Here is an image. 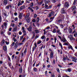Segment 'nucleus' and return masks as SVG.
<instances>
[{
    "label": "nucleus",
    "mask_w": 77,
    "mask_h": 77,
    "mask_svg": "<svg viewBox=\"0 0 77 77\" xmlns=\"http://www.w3.org/2000/svg\"><path fill=\"white\" fill-rule=\"evenodd\" d=\"M54 15V12L52 11L48 14V17H53Z\"/></svg>",
    "instance_id": "1"
},
{
    "label": "nucleus",
    "mask_w": 77,
    "mask_h": 77,
    "mask_svg": "<svg viewBox=\"0 0 77 77\" xmlns=\"http://www.w3.org/2000/svg\"><path fill=\"white\" fill-rule=\"evenodd\" d=\"M69 3L66 2L65 3L64 7L65 8L68 9V8L69 7Z\"/></svg>",
    "instance_id": "2"
},
{
    "label": "nucleus",
    "mask_w": 77,
    "mask_h": 77,
    "mask_svg": "<svg viewBox=\"0 0 77 77\" xmlns=\"http://www.w3.org/2000/svg\"><path fill=\"white\" fill-rule=\"evenodd\" d=\"M54 52H51L50 53V59H52L54 57Z\"/></svg>",
    "instance_id": "3"
},
{
    "label": "nucleus",
    "mask_w": 77,
    "mask_h": 77,
    "mask_svg": "<svg viewBox=\"0 0 77 77\" xmlns=\"http://www.w3.org/2000/svg\"><path fill=\"white\" fill-rule=\"evenodd\" d=\"M56 33H57L59 35H62V33L60 32V29H58L56 31Z\"/></svg>",
    "instance_id": "4"
},
{
    "label": "nucleus",
    "mask_w": 77,
    "mask_h": 77,
    "mask_svg": "<svg viewBox=\"0 0 77 77\" xmlns=\"http://www.w3.org/2000/svg\"><path fill=\"white\" fill-rule=\"evenodd\" d=\"M23 16H22V13H20L19 14V18L21 20Z\"/></svg>",
    "instance_id": "5"
},
{
    "label": "nucleus",
    "mask_w": 77,
    "mask_h": 77,
    "mask_svg": "<svg viewBox=\"0 0 77 77\" xmlns=\"http://www.w3.org/2000/svg\"><path fill=\"white\" fill-rule=\"evenodd\" d=\"M61 40L63 42H67V40H66L65 38H64L63 37L62 38V39Z\"/></svg>",
    "instance_id": "6"
},
{
    "label": "nucleus",
    "mask_w": 77,
    "mask_h": 77,
    "mask_svg": "<svg viewBox=\"0 0 77 77\" xmlns=\"http://www.w3.org/2000/svg\"><path fill=\"white\" fill-rule=\"evenodd\" d=\"M22 30H23V32L24 33V35H26V31L24 29V27H22Z\"/></svg>",
    "instance_id": "7"
},
{
    "label": "nucleus",
    "mask_w": 77,
    "mask_h": 77,
    "mask_svg": "<svg viewBox=\"0 0 77 77\" xmlns=\"http://www.w3.org/2000/svg\"><path fill=\"white\" fill-rule=\"evenodd\" d=\"M32 29V26H30L29 28L27 29V30H28L29 32H31Z\"/></svg>",
    "instance_id": "8"
},
{
    "label": "nucleus",
    "mask_w": 77,
    "mask_h": 77,
    "mask_svg": "<svg viewBox=\"0 0 77 77\" xmlns=\"http://www.w3.org/2000/svg\"><path fill=\"white\" fill-rule=\"evenodd\" d=\"M26 22L28 23H29L30 22V17H29L26 19Z\"/></svg>",
    "instance_id": "9"
},
{
    "label": "nucleus",
    "mask_w": 77,
    "mask_h": 77,
    "mask_svg": "<svg viewBox=\"0 0 77 77\" xmlns=\"http://www.w3.org/2000/svg\"><path fill=\"white\" fill-rule=\"evenodd\" d=\"M64 9V8H63L62 9L61 11L62 14H64V13H65V11Z\"/></svg>",
    "instance_id": "10"
},
{
    "label": "nucleus",
    "mask_w": 77,
    "mask_h": 77,
    "mask_svg": "<svg viewBox=\"0 0 77 77\" xmlns=\"http://www.w3.org/2000/svg\"><path fill=\"white\" fill-rule=\"evenodd\" d=\"M25 8V6L23 5L20 7V9L21 11V10H23V9H24Z\"/></svg>",
    "instance_id": "11"
},
{
    "label": "nucleus",
    "mask_w": 77,
    "mask_h": 77,
    "mask_svg": "<svg viewBox=\"0 0 77 77\" xmlns=\"http://www.w3.org/2000/svg\"><path fill=\"white\" fill-rule=\"evenodd\" d=\"M4 25L5 28H6L7 26H8V23H6V22H5L4 23Z\"/></svg>",
    "instance_id": "12"
},
{
    "label": "nucleus",
    "mask_w": 77,
    "mask_h": 77,
    "mask_svg": "<svg viewBox=\"0 0 77 77\" xmlns=\"http://www.w3.org/2000/svg\"><path fill=\"white\" fill-rule=\"evenodd\" d=\"M59 46L61 47V48L62 50H63V47L62 46V44L60 42H59Z\"/></svg>",
    "instance_id": "13"
},
{
    "label": "nucleus",
    "mask_w": 77,
    "mask_h": 77,
    "mask_svg": "<svg viewBox=\"0 0 77 77\" xmlns=\"http://www.w3.org/2000/svg\"><path fill=\"white\" fill-rule=\"evenodd\" d=\"M3 49L4 51H6L7 50V47H6V46H4L3 47Z\"/></svg>",
    "instance_id": "14"
},
{
    "label": "nucleus",
    "mask_w": 77,
    "mask_h": 77,
    "mask_svg": "<svg viewBox=\"0 0 77 77\" xmlns=\"http://www.w3.org/2000/svg\"><path fill=\"white\" fill-rule=\"evenodd\" d=\"M68 48L69 49H70V48H71V49L72 50H73V48H72V46L70 45L69 44L68 47Z\"/></svg>",
    "instance_id": "15"
},
{
    "label": "nucleus",
    "mask_w": 77,
    "mask_h": 77,
    "mask_svg": "<svg viewBox=\"0 0 77 77\" xmlns=\"http://www.w3.org/2000/svg\"><path fill=\"white\" fill-rule=\"evenodd\" d=\"M23 69H22V67H21L20 68V69H19V72L20 74H21L22 73V71Z\"/></svg>",
    "instance_id": "16"
},
{
    "label": "nucleus",
    "mask_w": 77,
    "mask_h": 77,
    "mask_svg": "<svg viewBox=\"0 0 77 77\" xmlns=\"http://www.w3.org/2000/svg\"><path fill=\"white\" fill-rule=\"evenodd\" d=\"M68 32L70 33H71L72 32V30L71 29H68Z\"/></svg>",
    "instance_id": "17"
},
{
    "label": "nucleus",
    "mask_w": 77,
    "mask_h": 77,
    "mask_svg": "<svg viewBox=\"0 0 77 77\" xmlns=\"http://www.w3.org/2000/svg\"><path fill=\"white\" fill-rule=\"evenodd\" d=\"M31 8H32V7L30 6L28 7V9H29L30 11H31V12H33L34 11L32 9H31Z\"/></svg>",
    "instance_id": "18"
},
{
    "label": "nucleus",
    "mask_w": 77,
    "mask_h": 77,
    "mask_svg": "<svg viewBox=\"0 0 77 77\" xmlns=\"http://www.w3.org/2000/svg\"><path fill=\"white\" fill-rule=\"evenodd\" d=\"M35 32L37 34L38 33H39V31L38 29H35Z\"/></svg>",
    "instance_id": "19"
},
{
    "label": "nucleus",
    "mask_w": 77,
    "mask_h": 77,
    "mask_svg": "<svg viewBox=\"0 0 77 77\" xmlns=\"http://www.w3.org/2000/svg\"><path fill=\"white\" fill-rule=\"evenodd\" d=\"M33 71L34 72H37L38 71V69L36 67L33 68Z\"/></svg>",
    "instance_id": "20"
},
{
    "label": "nucleus",
    "mask_w": 77,
    "mask_h": 77,
    "mask_svg": "<svg viewBox=\"0 0 77 77\" xmlns=\"http://www.w3.org/2000/svg\"><path fill=\"white\" fill-rule=\"evenodd\" d=\"M45 0V3H48L49 2H50V0Z\"/></svg>",
    "instance_id": "21"
},
{
    "label": "nucleus",
    "mask_w": 77,
    "mask_h": 77,
    "mask_svg": "<svg viewBox=\"0 0 77 77\" xmlns=\"http://www.w3.org/2000/svg\"><path fill=\"white\" fill-rule=\"evenodd\" d=\"M64 45H68V46H69V43L68 42H65L64 44Z\"/></svg>",
    "instance_id": "22"
},
{
    "label": "nucleus",
    "mask_w": 77,
    "mask_h": 77,
    "mask_svg": "<svg viewBox=\"0 0 77 77\" xmlns=\"http://www.w3.org/2000/svg\"><path fill=\"white\" fill-rule=\"evenodd\" d=\"M45 8L46 9H48V5L46 4L45 5Z\"/></svg>",
    "instance_id": "23"
},
{
    "label": "nucleus",
    "mask_w": 77,
    "mask_h": 77,
    "mask_svg": "<svg viewBox=\"0 0 77 77\" xmlns=\"http://www.w3.org/2000/svg\"><path fill=\"white\" fill-rule=\"evenodd\" d=\"M33 33V35L32 37V39H33L34 38H35V33L34 32H32Z\"/></svg>",
    "instance_id": "24"
},
{
    "label": "nucleus",
    "mask_w": 77,
    "mask_h": 77,
    "mask_svg": "<svg viewBox=\"0 0 77 77\" xmlns=\"http://www.w3.org/2000/svg\"><path fill=\"white\" fill-rule=\"evenodd\" d=\"M76 9V7L75 6H74L72 8V10L73 11H74V10H75V9Z\"/></svg>",
    "instance_id": "25"
},
{
    "label": "nucleus",
    "mask_w": 77,
    "mask_h": 77,
    "mask_svg": "<svg viewBox=\"0 0 77 77\" xmlns=\"http://www.w3.org/2000/svg\"><path fill=\"white\" fill-rule=\"evenodd\" d=\"M7 3H8V1H7V0H4V3L5 4V5H6Z\"/></svg>",
    "instance_id": "26"
},
{
    "label": "nucleus",
    "mask_w": 77,
    "mask_h": 77,
    "mask_svg": "<svg viewBox=\"0 0 77 77\" xmlns=\"http://www.w3.org/2000/svg\"><path fill=\"white\" fill-rule=\"evenodd\" d=\"M53 33H56V29H54L53 31H52Z\"/></svg>",
    "instance_id": "27"
},
{
    "label": "nucleus",
    "mask_w": 77,
    "mask_h": 77,
    "mask_svg": "<svg viewBox=\"0 0 77 77\" xmlns=\"http://www.w3.org/2000/svg\"><path fill=\"white\" fill-rule=\"evenodd\" d=\"M29 15H30V14H29V13H28L26 16V17H25L26 19V18H28V17H29Z\"/></svg>",
    "instance_id": "28"
},
{
    "label": "nucleus",
    "mask_w": 77,
    "mask_h": 77,
    "mask_svg": "<svg viewBox=\"0 0 77 77\" xmlns=\"http://www.w3.org/2000/svg\"><path fill=\"white\" fill-rule=\"evenodd\" d=\"M13 30H14L13 31V32H16V31H17V27H16L14 28Z\"/></svg>",
    "instance_id": "29"
},
{
    "label": "nucleus",
    "mask_w": 77,
    "mask_h": 77,
    "mask_svg": "<svg viewBox=\"0 0 77 77\" xmlns=\"http://www.w3.org/2000/svg\"><path fill=\"white\" fill-rule=\"evenodd\" d=\"M27 52V48H26L24 51L23 53L25 54V55H26V53Z\"/></svg>",
    "instance_id": "30"
},
{
    "label": "nucleus",
    "mask_w": 77,
    "mask_h": 77,
    "mask_svg": "<svg viewBox=\"0 0 77 77\" xmlns=\"http://www.w3.org/2000/svg\"><path fill=\"white\" fill-rule=\"evenodd\" d=\"M56 22H57L58 23H61V22H62V20H59L58 21H56Z\"/></svg>",
    "instance_id": "31"
},
{
    "label": "nucleus",
    "mask_w": 77,
    "mask_h": 77,
    "mask_svg": "<svg viewBox=\"0 0 77 77\" xmlns=\"http://www.w3.org/2000/svg\"><path fill=\"white\" fill-rule=\"evenodd\" d=\"M74 36H75V37H77V32H75L74 35H73Z\"/></svg>",
    "instance_id": "32"
},
{
    "label": "nucleus",
    "mask_w": 77,
    "mask_h": 77,
    "mask_svg": "<svg viewBox=\"0 0 77 77\" xmlns=\"http://www.w3.org/2000/svg\"><path fill=\"white\" fill-rule=\"evenodd\" d=\"M69 39H70V41H72V40H75L74 38L73 37H72L71 38H69Z\"/></svg>",
    "instance_id": "33"
},
{
    "label": "nucleus",
    "mask_w": 77,
    "mask_h": 77,
    "mask_svg": "<svg viewBox=\"0 0 77 77\" xmlns=\"http://www.w3.org/2000/svg\"><path fill=\"white\" fill-rule=\"evenodd\" d=\"M15 44V42H13L12 44L11 45V47H12L14 46V45Z\"/></svg>",
    "instance_id": "34"
},
{
    "label": "nucleus",
    "mask_w": 77,
    "mask_h": 77,
    "mask_svg": "<svg viewBox=\"0 0 77 77\" xmlns=\"http://www.w3.org/2000/svg\"><path fill=\"white\" fill-rule=\"evenodd\" d=\"M42 42V41L41 40H39L38 41V42H37V44H40Z\"/></svg>",
    "instance_id": "35"
},
{
    "label": "nucleus",
    "mask_w": 77,
    "mask_h": 77,
    "mask_svg": "<svg viewBox=\"0 0 77 77\" xmlns=\"http://www.w3.org/2000/svg\"><path fill=\"white\" fill-rule=\"evenodd\" d=\"M54 43H56V41L57 40V38H56V37H54Z\"/></svg>",
    "instance_id": "36"
},
{
    "label": "nucleus",
    "mask_w": 77,
    "mask_h": 77,
    "mask_svg": "<svg viewBox=\"0 0 77 77\" xmlns=\"http://www.w3.org/2000/svg\"><path fill=\"white\" fill-rule=\"evenodd\" d=\"M45 35H43L41 37V38L42 39H44V38H45Z\"/></svg>",
    "instance_id": "37"
},
{
    "label": "nucleus",
    "mask_w": 77,
    "mask_h": 77,
    "mask_svg": "<svg viewBox=\"0 0 77 77\" xmlns=\"http://www.w3.org/2000/svg\"><path fill=\"white\" fill-rule=\"evenodd\" d=\"M54 18V17H51L50 18V20H53Z\"/></svg>",
    "instance_id": "38"
},
{
    "label": "nucleus",
    "mask_w": 77,
    "mask_h": 77,
    "mask_svg": "<svg viewBox=\"0 0 77 77\" xmlns=\"http://www.w3.org/2000/svg\"><path fill=\"white\" fill-rule=\"evenodd\" d=\"M15 45L14 46V48H15V49H16L17 48V45H16V44H15Z\"/></svg>",
    "instance_id": "39"
},
{
    "label": "nucleus",
    "mask_w": 77,
    "mask_h": 77,
    "mask_svg": "<svg viewBox=\"0 0 77 77\" xmlns=\"http://www.w3.org/2000/svg\"><path fill=\"white\" fill-rule=\"evenodd\" d=\"M39 20V17H37L36 19L37 22V23H38Z\"/></svg>",
    "instance_id": "40"
},
{
    "label": "nucleus",
    "mask_w": 77,
    "mask_h": 77,
    "mask_svg": "<svg viewBox=\"0 0 77 77\" xmlns=\"http://www.w3.org/2000/svg\"><path fill=\"white\" fill-rule=\"evenodd\" d=\"M22 4L20 3V2H19L17 4V6H20V5H22Z\"/></svg>",
    "instance_id": "41"
},
{
    "label": "nucleus",
    "mask_w": 77,
    "mask_h": 77,
    "mask_svg": "<svg viewBox=\"0 0 77 77\" xmlns=\"http://www.w3.org/2000/svg\"><path fill=\"white\" fill-rule=\"evenodd\" d=\"M56 70L58 72H60V70H59V68H57L56 69Z\"/></svg>",
    "instance_id": "42"
},
{
    "label": "nucleus",
    "mask_w": 77,
    "mask_h": 77,
    "mask_svg": "<svg viewBox=\"0 0 77 77\" xmlns=\"http://www.w3.org/2000/svg\"><path fill=\"white\" fill-rule=\"evenodd\" d=\"M72 37V35H69L68 37V38H69V39H70Z\"/></svg>",
    "instance_id": "43"
},
{
    "label": "nucleus",
    "mask_w": 77,
    "mask_h": 77,
    "mask_svg": "<svg viewBox=\"0 0 77 77\" xmlns=\"http://www.w3.org/2000/svg\"><path fill=\"white\" fill-rule=\"evenodd\" d=\"M71 69L70 68H68L67 69V71H68V72H71Z\"/></svg>",
    "instance_id": "44"
},
{
    "label": "nucleus",
    "mask_w": 77,
    "mask_h": 77,
    "mask_svg": "<svg viewBox=\"0 0 77 77\" xmlns=\"http://www.w3.org/2000/svg\"><path fill=\"white\" fill-rule=\"evenodd\" d=\"M7 34L8 35H10L11 34V32H9V31H8L7 32Z\"/></svg>",
    "instance_id": "45"
},
{
    "label": "nucleus",
    "mask_w": 77,
    "mask_h": 77,
    "mask_svg": "<svg viewBox=\"0 0 77 77\" xmlns=\"http://www.w3.org/2000/svg\"><path fill=\"white\" fill-rule=\"evenodd\" d=\"M36 17H37V15L36 14H34V18H36Z\"/></svg>",
    "instance_id": "46"
},
{
    "label": "nucleus",
    "mask_w": 77,
    "mask_h": 77,
    "mask_svg": "<svg viewBox=\"0 0 77 77\" xmlns=\"http://www.w3.org/2000/svg\"><path fill=\"white\" fill-rule=\"evenodd\" d=\"M23 56H24V53H22L21 55V57L22 58L23 57Z\"/></svg>",
    "instance_id": "47"
},
{
    "label": "nucleus",
    "mask_w": 77,
    "mask_h": 77,
    "mask_svg": "<svg viewBox=\"0 0 77 77\" xmlns=\"http://www.w3.org/2000/svg\"><path fill=\"white\" fill-rule=\"evenodd\" d=\"M11 26H13V27H14V26H15V24H14V23H11Z\"/></svg>",
    "instance_id": "48"
},
{
    "label": "nucleus",
    "mask_w": 77,
    "mask_h": 77,
    "mask_svg": "<svg viewBox=\"0 0 77 77\" xmlns=\"http://www.w3.org/2000/svg\"><path fill=\"white\" fill-rule=\"evenodd\" d=\"M49 40L50 38H49L48 37L46 39V41H49Z\"/></svg>",
    "instance_id": "49"
},
{
    "label": "nucleus",
    "mask_w": 77,
    "mask_h": 77,
    "mask_svg": "<svg viewBox=\"0 0 77 77\" xmlns=\"http://www.w3.org/2000/svg\"><path fill=\"white\" fill-rule=\"evenodd\" d=\"M42 3V1L40 2H39L38 3V5H41Z\"/></svg>",
    "instance_id": "50"
},
{
    "label": "nucleus",
    "mask_w": 77,
    "mask_h": 77,
    "mask_svg": "<svg viewBox=\"0 0 77 77\" xmlns=\"http://www.w3.org/2000/svg\"><path fill=\"white\" fill-rule=\"evenodd\" d=\"M76 0H74L73 2V5H75V4L76 3Z\"/></svg>",
    "instance_id": "51"
},
{
    "label": "nucleus",
    "mask_w": 77,
    "mask_h": 77,
    "mask_svg": "<svg viewBox=\"0 0 77 77\" xmlns=\"http://www.w3.org/2000/svg\"><path fill=\"white\" fill-rule=\"evenodd\" d=\"M49 51H50L51 52H53V51H52V50H51V48H49Z\"/></svg>",
    "instance_id": "52"
},
{
    "label": "nucleus",
    "mask_w": 77,
    "mask_h": 77,
    "mask_svg": "<svg viewBox=\"0 0 77 77\" xmlns=\"http://www.w3.org/2000/svg\"><path fill=\"white\" fill-rule=\"evenodd\" d=\"M24 37V36H22L20 37V40H22V39H23V37Z\"/></svg>",
    "instance_id": "53"
},
{
    "label": "nucleus",
    "mask_w": 77,
    "mask_h": 77,
    "mask_svg": "<svg viewBox=\"0 0 77 77\" xmlns=\"http://www.w3.org/2000/svg\"><path fill=\"white\" fill-rule=\"evenodd\" d=\"M30 5V6H33V3H31Z\"/></svg>",
    "instance_id": "54"
},
{
    "label": "nucleus",
    "mask_w": 77,
    "mask_h": 77,
    "mask_svg": "<svg viewBox=\"0 0 77 77\" xmlns=\"http://www.w3.org/2000/svg\"><path fill=\"white\" fill-rule=\"evenodd\" d=\"M32 22H33L34 23L35 22H36V20H35V19H33L32 20Z\"/></svg>",
    "instance_id": "55"
},
{
    "label": "nucleus",
    "mask_w": 77,
    "mask_h": 77,
    "mask_svg": "<svg viewBox=\"0 0 77 77\" xmlns=\"http://www.w3.org/2000/svg\"><path fill=\"white\" fill-rule=\"evenodd\" d=\"M26 40V38H23V40L22 41V42H24V41H25V40Z\"/></svg>",
    "instance_id": "56"
},
{
    "label": "nucleus",
    "mask_w": 77,
    "mask_h": 77,
    "mask_svg": "<svg viewBox=\"0 0 77 77\" xmlns=\"http://www.w3.org/2000/svg\"><path fill=\"white\" fill-rule=\"evenodd\" d=\"M75 32H76V30H75V29L74 30V31L72 32V34H73V33H75Z\"/></svg>",
    "instance_id": "57"
},
{
    "label": "nucleus",
    "mask_w": 77,
    "mask_h": 77,
    "mask_svg": "<svg viewBox=\"0 0 77 77\" xmlns=\"http://www.w3.org/2000/svg\"><path fill=\"white\" fill-rule=\"evenodd\" d=\"M58 37L59 38V39H61V40L62 39V37H60V35H58Z\"/></svg>",
    "instance_id": "58"
},
{
    "label": "nucleus",
    "mask_w": 77,
    "mask_h": 77,
    "mask_svg": "<svg viewBox=\"0 0 77 77\" xmlns=\"http://www.w3.org/2000/svg\"><path fill=\"white\" fill-rule=\"evenodd\" d=\"M52 8V6H49V7H48V9H51V8Z\"/></svg>",
    "instance_id": "59"
},
{
    "label": "nucleus",
    "mask_w": 77,
    "mask_h": 77,
    "mask_svg": "<svg viewBox=\"0 0 77 77\" xmlns=\"http://www.w3.org/2000/svg\"><path fill=\"white\" fill-rule=\"evenodd\" d=\"M60 6H61V4H58L57 5V7H60Z\"/></svg>",
    "instance_id": "60"
},
{
    "label": "nucleus",
    "mask_w": 77,
    "mask_h": 77,
    "mask_svg": "<svg viewBox=\"0 0 77 77\" xmlns=\"http://www.w3.org/2000/svg\"><path fill=\"white\" fill-rule=\"evenodd\" d=\"M6 8L7 9H9V5L6 6Z\"/></svg>",
    "instance_id": "61"
},
{
    "label": "nucleus",
    "mask_w": 77,
    "mask_h": 77,
    "mask_svg": "<svg viewBox=\"0 0 77 77\" xmlns=\"http://www.w3.org/2000/svg\"><path fill=\"white\" fill-rule=\"evenodd\" d=\"M17 20H18V18L17 17H16L14 19V20L15 21H17Z\"/></svg>",
    "instance_id": "62"
},
{
    "label": "nucleus",
    "mask_w": 77,
    "mask_h": 77,
    "mask_svg": "<svg viewBox=\"0 0 77 77\" xmlns=\"http://www.w3.org/2000/svg\"><path fill=\"white\" fill-rule=\"evenodd\" d=\"M14 42H16L17 40V39H16L15 38H14Z\"/></svg>",
    "instance_id": "63"
},
{
    "label": "nucleus",
    "mask_w": 77,
    "mask_h": 77,
    "mask_svg": "<svg viewBox=\"0 0 77 77\" xmlns=\"http://www.w3.org/2000/svg\"><path fill=\"white\" fill-rule=\"evenodd\" d=\"M19 54V52L17 51L16 52V54H17H17Z\"/></svg>",
    "instance_id": "64"
}]
</instances>
